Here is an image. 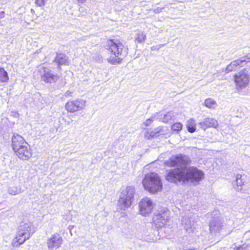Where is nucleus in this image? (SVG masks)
Wrapping results in <instances>:
<instances>
[{"instance_id":"f257e3e1","label":"nucleus","mask_w":250,"mask_h":250,"mask_svg":"<svg viewBox=\"0 0 250 250\" xmlns=\"http://www.w3.org/2000/svg\"><path fill=\"white\" fill-rule=\"evenodd\" d=\"M191 162L190 158L186 155L178 154L171 156L168 160L165 161L164 164L166 166L177 167V168L170 170L168 172L166 176L167 180L170 182L169 177L176 179L178 176H180V173L176 174L174 171L178 169L180 171H185L188 169V166L191 163Z\"/></svg>"},{"instance_id":"f03ea898","label":"nucleus","mask_w":250,"mask_h":250,"mask_svg":"<svg viewBox=\"0 0 250 250\" xmlns=\"http://www.w3.org/2000/svg\"><path fill=\"white\" fill-rule=\"evenodd\" d=\"M176 174L180 173V176H178L177 178L174 179L171 177H169L170 182L177 183L179 182L184 183L191 180L192 182H198L204 178V173L202 171L198 169L197 167H190L188 168L185 171H179L177 169L174 171Z\"/></svg>"},{"instance_id":"7ed1b4c3","label":"nucleus","mask_w":250,"mask_h":250,"mask_svg":"<svg viewBox=\"0 0 250 250\" xmlns=\"http://www.w3.org/2000/svg\"><path fill=\"white\" fill-rule=\"evenodd\" d=\"M106 46L107 49L117 58L110 57L108 59V62L113 64L120 63L121 57L125 56L127 53V49L118 40H108Z\"/></svg>"},{"instance_id":"20e7f679","label":"nucleus","mask_w":250,"mask_h":250,"mask_svg":"<svg viewBox=\"0 0 250 250\" xmlns=\"http://www.w3.org/2000/svg\"><path fill=\"white\" fill-rule=\"evenodd\" d=\"M35 232V229L31 223H21L16 236L12 242L13 246L17 247L22 244L26 240L29 239Z\"/></svg>"},{"instance_id":"39448f33","label":"nucleus","mask_w":250,"mask_h":250,"mask_svg":"<svg viewBox=\"0 0 250 250\" xmlns=\"http://www.w3.org/2000/svg\"><path fill=\"white\" fill-rule=\"evenodd\" d=\"M142 184L144 188L152 194L161 191L162 189L161 179L155 173L146 174L143 180Z\"/></svg>"},{"instance_id":"423d86ee","label":"nucleus","mask_w":250,"mask_h":250,"mask_svg":"<svg viewBox=\"0 0 250 250\" xmlns=\"http://www.w3.org/2000/svg\"><path fill=\"white\" fill-rule=\"evenodd\" d=\"M135 193V190L132 186H127L123 189L120 196L118 206L122 210H125L131 205Z\"/></svg>"},{"instance_id":"0eeeda50","label":"nucleus","mask_w":250,"mask_h":250,"mask_svg":"<svg viewBox=\"0 0 250 250\" xmlns=\"http://www.w3.org/2000/svg\"><path fill=\"white\" fill-rule=\"evenodd\" d=\"M250 74V67L246 68L234 75V81L236 87L240 89L245 87L249 82V74Z\"/></svg>"},{"instance_id":"6e6552de","label":"nucleus","mask_w":250,"mask_h":250,"mask_svg":"<svg viewBox=\"0 0 250 250\" xmlns=\"http://www.w3.org/2000/svg\"><path fill=\"white\" fill-rule=\"evenodd\" d=\"M169 211L167 209L163 210V212H158L155 214L153 217L154 223L158 228L162 227L166 224L169 218Z\"/></svg>"},{"instance_id":"1a4fd4ad","label":"nucleus","mask_w":250,"mask_h":250,"mask_svg":"<svg viewBox=\"0 0 250 250\" xmlns=\"http://www.w3.org/2000/svg\"><path fill=\"white\" fill-rule=\"evenodd\" d=\"M249 62H250V54H248L246 56L242 57L239 59L231 62L227 66L225 72L228 73L232 71L235 70L238 68L244 66Z\"/></svg>"},{"instance_id":"9d476101","label":"nucleus","mask_w":250,"mask_h":250,"mask_svg":"<svg viewBox=\"0 0 250 250\" xmlns=\"http://www.w3.org/2000/svg\"><path fill=\"white\" fill-rule=\"evenodd\" d=\"M85 101L83 99H76L68 102L65 104V108L67 111L74 113L84 108Z\"/></svg>"},{"instance_id":"9b49d317","label":"nucleus","mask_w":250,"mask_h":250,"mask_svg":"<svg viewBox=\"0 0 250 250\" xmlns=\"http://www.w3.org/2000/svg\"><path fill=\"white\" fill-rule=\"evenodd\" d=\"M62 242V237L59 233H55L48 238L46 244L49 249L53 250L59 249L61 246Z\"/></svg>"},{"instance_id":"f8f14e48","label":"nucleus","mask_w":250,"mask_h":250,"mask_svg":"<svg viewBox=\"0 0 250 250\" xmlns=\"http://www.w3.org/2000/svg\"><path fill=\"white\" fill-rule=\"evenodd\" d=\"M139 207L140 213L146 216L151 212L154 208V204L150 198L146 197L140 202Z\"/></svg>"},{"instance_id":"ddd939ff","label":"nucleus","mask_w":250,"mask_h":250,"mask_svg":"<svg viewBox=\"0 0 250 250\" xmlns=\"http://www.w3.org/2000/svg\"><path fill=\"white\" fill-rule=\"evenodd\" d=\"M223 220L218 216L213 217L209 223V229L211 233H216L222 229L224 226Z\"/></svg>"},{"instance_id":"4468645a","label":"nucleus","mask_w":250,"mask_h":250,"mask_svg":"<svg viewBox=\"0 0 250 250\" xmlns=\"http://www.w3.org/2000/svg\"><path fill=\"white\" fill-rule=\"evenodd\" d=\"M18 157L23 160H28L32 155L31 150L27 145L21 146V147L14 150Z\"/></svg>"},{"instance_id":"2eb2a0df","label":"nucleus","mask_w":250,"mask_h":250,"mask_svg":"<svg viewBox=\"0 0 250 250\" xmlns=\"http://www.w3.org/2000/svg\"><path fill=\"white\" fill-rule=\"evenodd\" d=\"M41 78L42 80L46 83H52L58 80L59 76L57 75L53 74L49 69L44 68Z\"/></svg>"},{"instance_id":"dca6fc26","label":"nucleus","mask_w":250,"mask_h":250,"mask_svg":"<svg viewBox=\"0 0 250 250\" xmlns=\"http://www.w3.org/2000/svg\"><path fill=\"white\" fill-rule=\"evenodd\" d=\"M23 145H27V142L23 138L17 133H14L12 138V146L13 150L18 149Z\"/></svg>"},{"instance_id":"f3484780","label":"nucleus","mask_w":250,"mask_h":250,"mask_svg":"<svg viewBox=\"0 0 250 250\" xmlns=\"http://www.w3.org/2000/svg\"><path fill=\"white\" fill-rule=\"evenodd\" d=\"M218 125L217 121L212 118H206L203 122L199 123L200 127L204 130L209 127L216 128Z\"/></svg>"},{"instance_id":"a211bd4d","label":"nucleus","mask_w":250,"mask_h":250,"mask_svg":"<svg viewBox=\"0 0 250 250\" xmlns=\"http://www.w3.org/2000/svg\"><path fill=\"white\" fill-rule=\"evenodd\" d=\"M182 223L187 231L189 233L193 231L195 229L194 223L191 218H187L186 217H183Z\"/></svg>"},{"instance_id":"6ab92c4d","label":"nucleus","mask_w":250,"mask_h":250,"mask_svg":"<svg viewBox=\"0 0 250 250\" xmlns=\"http://www.w3.org/2000/svg\"><path fill=\"white\" fill-rule=\"evenodd\" d=\"M54 62L59 65H68L69 63L68 57L62 53L57 54Z\"/></svg>"},{"instance_id":"aec40b11","label":"nucleus","mask_w":250,"mask_h":250,"mask_svg":"<svg viewBox=\"0 0 250 250\" xmlns=\"http://www.w3.org/2000/svg\"><path fill=\"white\" fill-rule=\"evenodd\" d=\"M162 128L161 126H159L156 128H155L153 131L149 132H146L145 134V137L147 139H150L152 138L157 137L158 136V134L162 131Z\"/></svg>"},{"instance_id":"412c9836","label":"nucleus","mask_w":250,"mask_h":250,"mask_svg":"<svg viewBox=\"0 0 250 250\" xmlns=\"http://www.w3.org/2000/svg\"><path fill=\"white\" fill-rule=\"evenodd\" d=\"M236 190L240 191L242 193L249 194H250V183H243L241 187L236 188Z\"/></svg>"},{"instance_id":"4be33fe9","label":"nucleus","mask_w":250,"mask_h":250,"mask_svg":"<svg viewBox=\"0 0 250 250\" xmlns=\"http://www.w3.org/2000/svg\"><path fill=\"white\" fill-rule=\"evenodd\" d=\"M9 77L7 72L4 68L0 67V82L1 83L7 82Z\"/></svg>"},{"instance_id":"5701e85b","label":"nucleus","mask_w":250,"mask_h":250,"mask_svg":"<svg viewBox=\"0 0 250 250\" xmlns=\"http://www.w3.org/2000/svg\"><path fill=\"white\" fill-rule=\"evenodd\" d=\"M188 130L190 132L193 133L196 130V122L193 119H190L187 124Z\"/></svg>"},{"instance_id":"b1692460","label":"nucleus","mask_w":250,"mask_h":250,"mask_svg":"<svg viewBox=\"0 0 250 250\" xmlns=\"http://www.w3.org/2000/svg\"><path fill=\"white\" fill-rule=\"evenodd\" d=\"M146 38V35L143 32H138L135 36V42L138 43H144Z\"/></svg>"},{"instance_id":"393cba45","label":"nucleus","mask_w":250,"mask_h":250,"mask_svg":"<svg viewBox=\"0 0 250 250\" xmlns=\"http://www.w3.org/2000/svg\"><path fill=\"white\" fill-rule=\"evenodd\" d=\"M9 194L12 195H16L21 193L22 191L19 187L10 186L8 190Z\"/></svg>"},{"instance_id":"a878e982","label":"nucleus","mask_w":250,"mask_h":250,"mask_svg":"<svg viewBox=\"0 0 250 250\" xmlns=\"http://www.w3.org/2000/svg\"><path fill=\"white\" fill-rule=\"evenodd\" d=\"M205 105L209 108H214L216 104V103L213 100L208 98L205 100L204 103Z\"/></svg>"},{"instance_id":"bb28decb","label":"nucleus","mask_w":250,"mask_h":250,"mask_svg":"<svg viewBox=\"0 0 250 250\" xmlns=\"http://www.w3.org/2000/svg\"><path fill=\"white\" fill-rule=\"evenodd\" d=\"M233 249L234 250H250V242H246L239 247L235 246Z\"/></svg>"},{"instance_id":"cd10ccee","label":"nucleus","mask_w":250,"mask_h":250,"mask_svg":"<svg viewBox=\"0 0 250 250\" xmlns=\"http://www.w3.org/2000/svg\"><path fill=\"white\" fill-rule=\"evenodd\" d=\"M244 176L240 175L237 174L236 176V184L237 185V187L236 188H239L241 187V186H242V184L245 182L243 181L244 180Z\"/></svg>"},{"instance_id":"c85d7f7f","label":"nucleus","mask_w":250,"mask_h":250,"mask_svg":"<svg viewBox=\"0 0 250 250\" xmlns=\"http://www.w3.org/2000/svg\"><path fill=\"white\" fill-rule=\"evenodd\" d=\"M173 116L174 115L172 112H168L166 114L164 115L163 117V122L165 123H167L168 121H170L172 119Z\"/></svg>"},{"instance_id":"c756f323","label":"nucleus","mask_w":250,"mask_h":250,"mask_svg":"<svg viewBox=\"0 0 250 250\" xmlns=\"http://www.w3.org/2000/svg\"><path fill=\"white\" fill-rule=\"evenodd\" d=\"M183 125L180 123H177L171 126V129L173 131L178 132L182 129Z\"/></svg>"},{"instance_id":"7c9ffc66","label":"nucleus","mask_w":250,"mask_h":250,"mask_svg":"<svg viewBox=\"0 0 250 250\" xmlns=\"http://www.w3.org/2000/svg\"><path fill=\"white\" fill-rule=\"evenodd\" d=\"M165 44H158V45H155V46H153L151 47V50H159L162 47H163V46H164Z\"/></svg>"},{"instance_id":"2f4dec72","label":"nucleus","mask_w":250,"mask_h":250,"mask_svg":"<svg viewBox=\"0 0 250 250\" xmlns=\"http://www.w3.org/2000/svg\"><path fill=\"white\" fill-rule=\"evenodd\" d=\"M46 0H36V3L38 5L42 6L45 4V2Z\"/></svg>"},{"instance_id":"473e14b6","label":"nucleus","mask_w":250,"mask_h":250,"mask_svg":"<svg viewBox=\"0 0 250 250\" xmlns=\"http://www.w3.org/2000/svg\"><path fill=\"white\" fill-rule=\"evenodd\" d=\"M152 119H148L146 120V121L145 122V125L146 126L149 125L152 123Z\"/></svg>"},{"instance_id":"72a5a7b5","label":"nucleus","mask_w":250,"mask_h":250,"mask_svg":"<svg viewBox=\"0 0 250 250\" xmlns=\"http://www.w3.org/2000/svg\"><path fill=\"white\" fill-rule=\"evenodd\" d=\"M162 8L157 7L154 9V12L156 13H159L162 11Z\"/></svg>"},{"instance_id":"f704fd0d","label":"nucleus","mask_w":250,"mask_h":250,"mask_svg":"<svg viewBox=\"0 0 250 250\" xmlns=\"http://www.w3.org/2000/svg\"><path fill=\"white\" fill-rule=\"evenodd\" d=\"M77 1L79 4H81L84 3L86 1V0H77Z\"/></svg>"},{"instance_id":"c9c22d12","label":"nucleus","mask_w":250,"mask_h":250,"mask_svg":"<svg viewBox=\"0 0 250 250\" xmlns=\"http://www.w3.org/2000/svg\"><path fill=\"white\" fill-rule=\"evenodd\" d=\"M4 16V12L3 11L0 12V19H2Z\"/></svg>"},{"instance_id":"e433bc0d","label":"nucleus","mask_w":250,"mask_h":250,"mask_svg":"<svg viewBox=\"0 0 250 250\" xmlns=\"http://www.w3.org/2000/svg\"><path fill=\"white\" fill-rule=\"evenodd\" d=\"M72 122V120H71L70 121H65V122L66 123V124L67 125H69Z\"/></svg>"},{"instance_id":"4c0bfd02","label":"nucleus","mask_w":250,"mask_h":250,"mask_svg":"<svg viewBox=\"0 0 250 250\" xmlns=\"http://www.w3.org/2000/svg\"><path fill=\"white\" fill-rule=\"evenodd\" d=\"M71 93V92H69L68 91H67L65 94V96H70V94Z\"/></svg>"}]
</instances>
